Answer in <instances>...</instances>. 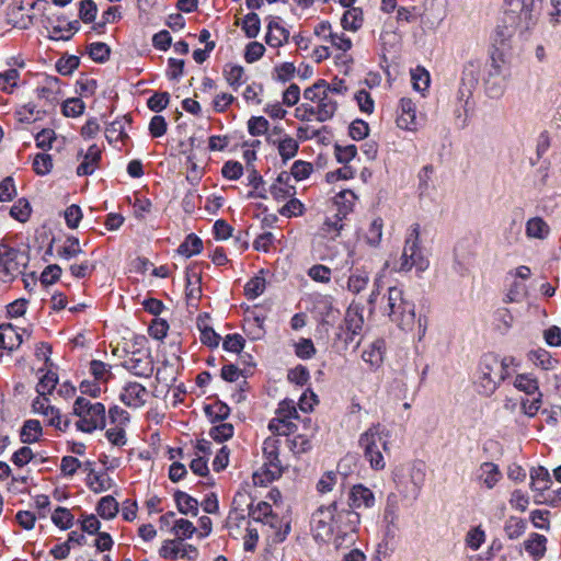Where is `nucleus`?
Listing matches in <instances>:
<instances>
[{
  "mask_svg": "<svg viewBox=\"0 0 561 561\" xmlns=\"http://www.w3.org/2000/svg\"><path fill=\"white\" fill-rule=\"evenodd\" d=\"M203 249V242L196 234H188L183 243L179 247V253L191 257L195 254H198Z\"/></svg>",
  "mask_w": 561,
  "mask_h": 561,
  "instance_id": "79ce46f5",
  "label": "nucleus"
},
{
  "mask_svg": "<svg viewBox=\"0 0 561 561\" xmlns=\"http://www.w3.org/2000/svg\"><path fill=\"white\" fill-rule=\"evenodd\" d=\"M21 440L25 444L35 443L42 435V426L37 420H27L21 430Z\"/></svg>",
  "mask_w": 561,
  "mask_h": 561,
  "instance_id": "c9c22d12",
  "label": "nucleus"
},
{
  "mask_svg": "<svg viewBox=\"0 0 561 561\" xmlns=\"http://www.w3.org/2000/svg\"><path fill=\"white\" fill-rule=\"evenodd\" d=\"M400 114L397 118V125L399 128L414 131L417 129L416 121V106L414 102L409 98H402L400 100Z\"/></svg>",
  "mask_w": 561,
  "mask_h": 561,
  "instance_id": "dca6fc26",
  "label": "nucleus"
},
{
  "mask_svg": "<svg viewBox=\"0 0 561 561\" xmlns=\"http://www.w3.org/2000/svg\"><path fill=\"white\" fill-rule=\"evenodd\" d=\"M334 510L335 502H332L329 506H321L313 513L311 526L317 540L333 543V539L335 537V528L333 524Z\"/></svg>",
  "mask_w": 561,
  "mask_h": 561,
  "instance_id": "9b49d317",
  "label": "nucleus"
},
{
  "mask_svg": "<svg viewBox=\"0 0 561 561\" xmlns=\"http://www.w3.org/2000/svg\"><path fill=\"white\" fill-rule=\"evenodd\" d=\"M265 289V278L261 276H255L251 278L244 286V295L249 299H254L262 295Z\"/></svg>",
  "mask_w": 561,
  "mask_h": 561,
  "instance_id": "5fc2aeb1",
  "label": "nucleus"
},
{
  "mask_svg": "<svg viewBox=\"0 0 561 561\" xmlns=\"http://www.w3.org/2000/svg\"><path fill=\"white\" fill-rule=\"evenodd\" d=\"M130 117L128 115H124L114 122H112L105 129L106 139L112 141H117L126 137L125 127L130 124Z\"/></svg>",
  "mask_w": 561,
  "mask_h": 561,
  "instance_id": "c756f323",
  "label": "nucleus"
},
{
  "mask_svg": "<svg viewBox=\"0 0 561 561\" xmlns=\"http://www.w3.org/2000/svg\"><path fill=\"white\" fill-rule=\"evenodd\" d=\"M356 195L352 191H342L335 196V204L343 216H346L353 208Z\"/></svg>",
  "mask_w": 561,
  "mask_h": 561,
  "instance_id": "de8ad7c7",
  "label": "nucleus"
},
{
  "mask_svg": "<svg viewBox=\"0 0 561 561\" xmlns=\"http://www.w3.org/2000/svg\"><path fill=\"white\" fill-rule=\"evenodd\" d=\"M505 11V22L520 32L535 25L538 13L535 10V0H510Z\"/></svg>",
  "mask_w": 561,
  "mask_h": 561,
  "instance_id": "6e6552de",
  "label": "nucleus"
},
{
  "mask_svg": "<svg viewBox=\"0 0 561 561\" xmlns=\"http://www.w3.org/2000/svg\"><path fill=\"white\" fill-rule=\"evenodd\" d=\"M221 174L228 180H239L243 174V167L238 161H227L221 169Z\"/></svg>",
  "mask_w": 561,
  "mask_h": 561,
  "instance_id": "774afa93",
  "label": "nucleus"
},
{
  "mask_svg": "<svg viewBox=\"0 0 561 561\" xmlns=\"http://www.w3.org/2000/svg\"><path fill=\"white\" fill-rule=\"evenodd\" d=\"M243 73L244 69L239 65L228 66V68L225 69L226 80L234 90H237L243 83Z\"/></svg>",
  "mask_w": 561,
  "mask_h": 561,
  "instance_id": "4d7b16f0",
  "label": "nucleus"
},
{
  "mask_svg": "<svg viewBox=\"0 0 561 561\" xmlns=\"http://www.w3.org/2000/svg\"><path fill=\"white\" fill-rule=\"evenodd\" d=\"M547 538L543 535L531 534L529 538L524 542L525 550L535 560L541 559L546 553Z\"/></svg>",
  "mask_w": 561,
  "mask_h": 561,
  "instance_id": "bb28decb",
  "label": "nucleus"
},
{
  "mask_svg": "<svg viewBox=\"0 0 561 561\" xmlns=\"http://www.w3.org/2000/svg\"><path fill=\"white\" fill-rule=\"evenodd\" d=\"M178 510L185 515L196 516L198 513V502L188 494L178 491L174 494Z\"/></svg>",
  "mask_w": 561,
  "mask_h": 561,
  "instance_id": "2f4dec72",
  "label": "nucleus"
},
{
  "mask_svg": "<svg viewBox=\"0 0 561 561\" xmlns=\"http://www.w3.org/2000/svg\"><path fill=\"white\" fill-rule=\"evenodd\" d=\"M551 233L549 224L540 216L529 218L525 224V234L531 240H546Z\"/></svg>",
  "mask_w": 561,
  "mask_h": 561,
  "instance_id": "f3484780",
  "label": "nucleus"
},
{
  "mask_svg": "<svg viewBox=\"0 0 561 561\" xmlns=\"http://www.w3.org/2000/svg\"><path fill=\"white\" fill-rule=\"evenodd\" d=\"M33 169L38 175H46L53 169V159L47 153H38L33 161Z\"/></svg>",
  "mask_w": 561,
  "mask_h": 561,
  "instance_id": "bf43d9fd",
  "label": "nucleus"
},
{
  "mask_svg": "<svg viewBox=\"0 0 561 561\" xmlns=\"http://www.w3.org/2000/svg\"><path fill=\"white\" fill-rule=\"evenodd\" d=\"M304 211V204L294 196L279 209V214L285 217L301 216Z\"/></svg>",
  "mask_w": 561,
  "mask_h": 561,
  "instance_id": "0e129e2a",
  "label": "nucleus"
},
{
  "mask_svg": "<svg viewBox=\"0 0 561 561\" xmlns=\"http://www.w3.org/2000/svg\"><path fill=\"white\" fill-rule=\"evenodd\" d=\"M398 496L394 493H390L387 497V504L383 512V519L388 523L387 535L391 533L390 526H394L398 519Z\"/></svg>",
  "mask_w": 561,
  "mask_h": 561,
  "instance_id": "a19ab883",
  "label": "nucleus"
},
{
  "mask_svg": "<svg viewBox=\"0 0 561 561\" xmlns=\"http://www.w3.org/2000/svg\"><path fill=\"white\" fill-rule=\"evenodd\" d=\"M360 523L359 514L350 508H339L335 502L334 510V528L335 537L333 539V546L340 549L344 546H350L355 542V534Z\"/></svg>",
  "mask_w": 561,
  "mask_h": 561,
  "instance_id": "39448f33",
  "label": "nucleus"
},
{
  "mask_svg": "<svg viewBox=\"0 0 561 561\" xmlns=\"http://www.w3.org/2000/svg\"><path fill=\"white\" fill-rule=\"evenodd\" d=\"M26 265V256L18 249L0 243V277L7 283L22 274Z\"/></svg>",
  "mask_w": 561,
  "mask_h": 561,
  "instance_id": "9d476101",
  "label": "nucleus"
},
{
  "mask_svg": "<svg viewBox=\"0 0 561 561\" xmlns=\"http://www.w3.org/2000/svg\"><path fill=\"white\" fill-rule=\"evenodd\" d=\"M290 175L282 172L274 184H272L270 192L274 199L283 202L287 198L295 196L296 188L289 184Z\"/></svg>",
  "mask_w": 561,
  "mask_h": 561,
  "instance_id": "6ab92c4d",
  "label": "nucleus"
},
{
  "mask_svg": "<svg viewBox=\"0 0 561 561\" xmlns=\"http://www.w3.org/2000/svg\"><path fill=\"white\" fill-rule=\"evenodd\" d=\"M479 471V479L488 489H493L502 478L499 466L493 462H483Z\"/></svg>",
  "mask_w": 561,
  "mask_h": 561,
  "instance_id": "a878e982",
  "label": "nucleus"
},
{
  "mask_svg": "<svg viewBox=\"0 0 561 561\" xmlns=\"http://www.w3.org/2000/svg\"><path fill=\"white\" fill-rule=\"evenodd\" d=\"M428 260L424 256L420 247V226L413 225L405 239L404 248L396 271L409 272L415 267L419 272H424L428 268Z\"/></svg>",
  "mask_w": 561,
  "mask_h": 561,
  "instance_id": "423d86ee",
  "label": "nucleus"
},
{
  "mask_svg": "<svg viewBox=\"0 0 561 561\" xmlns=\"http://www.w3.org/2000/svg\"><path fill=\"white\" fill-rule=\"evenodd\" d=\"M527 528V523L523 518L511 516L504 525V531L508 539L515 540L520 538Z\"/></svg>",
  "mask_w": 561,
  "mask_h": 561,
  "instance_id": "72a5a7b5",
  "label": "nucleus"
},
{
  "mask_svg": "<svg viewBox=\"0 0 561 561\" xmlns=\"http://www.w3.org/2000/svg\"><path fill=\"white\" fill-rule=\"evenodd\" d=\"M149 392L137 381L126 382L119 393L121 401L128 408L138 409L146 404Z\"/></svg>",
  "mask_w": 561,
  "mask_h": 561,
  "instance_id": "ddd939ff",
  "label": "nucleus"
},
{
  "mask_svg": "<svg viewBox=\"0 0 561 561\" xmlns=\"http://www.w3.org/2000/svg\"><path fill=\"white\" fill-rule=\"evenodd\" d=\"M242 30L248 38H255L261 28V21L256 13H248L242 21Z\"/></svg>",
  "mask_w": 561,
  "mask_h": 561,
  "instance_id": "49530a36",
  "label": "nucleus"
},
{
  "mask_svg": "<svg viewBox=\"0 0 561 561\" xmlns=\"http://www.w3.org/2000/svg\"><path fill=\"white\" fill-rule=\"evenodd\" d=\"M172 530L179 540L191 538L196 531V527L188 519L180 518L175 520Z\"/></svg>",
  "mask_w": 561,
  "mask_h": 561,
  "instance_id": "603ef678",
  "label": "nucleus"
},
{
  "mask_svg": "<svg viewBox=\"0 0 561 561\" xmlns=\"http://www.w3.org/2000/svg\"><path fill=\"white\" fill-rule=\"evenodd\" d=\"M85 108L83 101L79 98H71L64 102L62 113L68 117L80 116Z\"/></svg>",
  "mask_w": 561,
  "mask_h": 561,
  "instance_id": "6e6d98bb",
  "label": "nucleus"
},
{
  "mask_svg": "<svg viewBox=\"0 0 561 561\" xmlns=\"http://www.w3.org/2000/svg\"><path fill=\"white\" fill-rule=\"evenodd\" d=\"M369 283V275L365 271H355L347 279V290L357 295L366 289Z\"/></svg>",
  "mask_w": 561,
  "mask_h": 561,
  "instance_id": "f704fd0d",
  "label": "nucleus"
},
{
  "mask_svg": "<svg viewBox=\"0 0 561 561\" xmlns=\"http://www.w3.org/2000/svg\"><path fill=\"white\" fill-rule=\"evenodd\" d=\"M53 523L61 528L69 529L73 525V515L66 507H57L51 515Z\"/></svg>",
  "mask_w": 561,
  "mask_h": 561,
  "instance_id": "09e8293b",
  "label": "nucleus"
},
{
  "mask_svg": "<svg viewBox=\"0 0 561 561\" xmlns=\"http://www.w3.org/2000/svg\"><path fill=\"white\" fill-rule=\"evenodd\" d=\"M73 413L79 416L76 425L82 432L91 433L105 426V407L100 402L91 403L90 400L79 397L75 401Z\"/></svg>",
  "mask_w": 561,
  "mask_h": 561,
  "instance_id": "0eeeda50",
  "label": "nucleus"
},
{
  "mask_svg": "<svg viewBox=\"0 0 561 561\" xmlns=\"http://www.w3.org/2000/svg\"><path fill=\"white\" fill-rule=\"evenodd\" d=\"M232 435L233 425L230 423H220L214 426L209 432V436L219 443L231 438Z\"/></svg>",
  "mask_w": 561,
  "mask_h": 561,
  "instance_id": "680f3d73",
  "label": "nucleus"
},
{
  "mask_svg": "<svg viewBox=\"0 0 561 561\" xmlns=\"http://www.w3.org/2000/svg\"><path fill=\"white\" fill-rule=\"evenodd\" d=\"M375 505V495L373 491L363 485H354L348 493L350 510L370 508Z\"/></svg>",
  "mask_w": 561,
  "mask_h": 561,
  "instance_id": "2eb2a0df",
  "label": "nucleus"
},
{
  "mask_svg": "<svg viewBox=\"0 0 561 561\" xmlns=\"http://www.w3.org/2000/svg\"><path fill=\"white\" fill-rule=\"evenodd\" d=\"M90 57L98 62H104L110 57V47L105 43L95 42L88 47Z\"/></svg>",
  "mask_w": 561,
  "mask_h": 561,
  "instance_id": "13d9d810",
  "label": "nucleus"
},
{
  "mask_svg": "<svg viewBox=\"0 0 561 561\" xmlns=\"http://www.w3.org/2000/svg\"><path fill=\"white\" fill-rule=\"evenodd\" d=\"M304 98L312 103L314 110H309V112L316 113L318 122L331 119L337 110V101L330 95L329 84L324 80H318L307 88L304 91Z\"/></svg>",
  "mask_w": 561,
  "mask_h": 561,
  "instance_id": "20e7f679",
  "label": "nucleus"
},
{
  "mask_svg": "<svg viewBox=\"0 0 561 561\" xmlns=\"http://www.w3.org/2000/svg\"><path fill=\"white\" fill-rule=\"evenodd\" d=\"M385 342L382 340L374 341L364 350L363 360L369 365L373 370L378 369L383 363Z\"/></svg>",
  "mask_w": 561,
  "mask_h": 561,
  "instance_id": "aec40b11",
  "label": "nucleus"
},
{
  "mask_svg": "<svg viewBox=\"0 0 561 561\" xmlns=\"http://www.w3.org/2000/svg\"><path fill=\"white\" fill-rule=\"evenodd\" d=\"M289 38V32L277 22L271 21L267 25L265 42L271 47H279Z\"/></svg>",
  "mask_w": 561,
  "mask_h": 561,
  "instance_id": "5701e85b",
  "label": "nucleus"
},
{
  "mask_svg": "<svg viewBox=\"0 0 561 561\" xmlns=\"http://www.w3.org/2000/svg\"><path fill=\"white\" fill-rule=\"evenodd\" d=\"M514 387L528 396L540 392L538 379L533 374H518L514 381Z\"/></svg>",
  "mask_w": 561,
  "mask_h": 561,
  "instance_id": "cd10ccee",
  "label": "nucleus"
},
{
  "mask_svg": "<svg viewBox=\"0 0 561 561\" xmlns=\"http://www.w3.org/2000/svg\"><path fill=\"white\" fill-rule=\"evenodd\" d=\"M383 311L403 331H412L415 323V305L404 297L403 289L392 286L388 289Z\"/></svg>",
  "mask_w": 561,
  "mask_h": 561,
  "instance_id": "f03ea898",
  "label": "nucleus"
},
{
  "mask_svg": "<svg viewBox=\"0 0 561 561\" xmlns=\"http://www.w3.org/2000/svg\"><path fill=\"white\" fill-rule=\"evenodd\" d=\"M96 512L102 518L112 519L118 513V503L111 495L103 496L98 503Z\"/></svg>",
  "mask_w": 561,
  "mask_h": 561,
  "instance_id": "4c0bfd02",
  "label": "nucleus"
},
{
  "mask_svg": "<svg viewBox=\"0 0 561 561\" xmlns=\"http://www.w3.org/2000/svg\"><path fill=\"white\" fill-rule=\"evenodd\" d=\"M58 382V377L56 373L47 371L44 374L36 386V391L38 393V397H46L47 394H50L51 391L55 389L56 385Z\"/></svg>",
  "mask_w": 561,
  "mask_h": 561,
  "instance_id": "a18cd8bd",
  "label": "nucleus"
},
{
  "mask_svg": "<svg viewBox=\"0 0 561 561\" xmlns=\"http://www.w3.org/2000/svg\"><path fill=\"white\" fill-rule=\"evenodd\" d=\"M87 482L94 493L105 492L112 486V479L106 473L93 472L88 477Z\"/></svg>",
  "mask_w": 561,
  "mask_h": 561,
  "instance_id": "37998d69",
  "label": "nucleus"
},
{
  "mask_svg": "<svg viewBox=\"0 0 561 561\" xmlns=\"http://www.w3.org/2000/svg\"><path fill=\"white\" fill-rule=\"evenodd\" d=\"M478 83V77L472 67L465 68L459 88L460 99L469 98Z\"/></svg>",
  "mask_w": 561,
  "mask_h": 561,
  "instance_id": "e433bc0d",
  "label": "nucleus"
},
{
  "mask_svg": "<svg viewBox=\"0 0 561 561\" xmlns=\"http://www.w3.org/2000/svg\"><path fill=\"white\" fill-rule=\"evenodd\" d=\"M268 121L263 116H253L248 122V129L252 136L264 135L268 129Z\"/></svg>",
  "mask_w": 561,
  "mask_h": 561,
  "instance_id": "338daca9",
  "label": "nucleus"
},
{
  "mask_svg": "<svg viewBox=\"0 0 561 561\" xmlns=\"http://www.w3.org/2000/svg\"><path fill=\"white\" fill-rule=\"evenodd\" d=\"M124 366L139 377H149L153 370L152 360L148 354L139 356L133 354V356L125 360Z\"/></svg>",
  "mask_w": 561,
  "mask_h": 561,
  "instance_id": "a211bd4d",
  "label": "nucleus"
},
{
  "mask_svg": "<svg viewBox=\"0 0 561 561\" xmlns=\"http://www.w3.org/2000/svg\"><path fill=\"white\" fill-rule=\"evenodd\" d=\"M501 381H503V375H501V364L497 357L494 355L483 356L477 379L479 391L484 396H490L496 390Z\"/></svg>",
  "mask_w": 561,
  "mask_h": 561,
  "instance_id": "1a4fd4ad",
  "label": "nucleus"
},
{
  "mask_svg": "<svg viewBox=\"0 0 561 561\" xmlns=\"http://www.w3.org/2000/svg\"><path fill=\"white\" fill-rule=\"evenodd\" d=\"M208 314H201L197 318V327L201 331V341L209 347H217L220 342V335L215 332L207 323Z\"/></svg>",
  "mask_w": 561,
  "mask_h": 561,
  "instance_id": "b1692460",
  "label": "nucleus"
},
{
  "mask_svg": "<svg viewBox=\"0 0 561 561\" xmlns=\"http://www.w3.org/2000/svg\"><path fill=\"white\" fill-rule=\"evenodd\" d=\"M413 88L416 91H424L430 85V73L424 68H416L411 72Z\"/></svg>",
  "mask_w": 561,
  "mask_h": 561,
  "instance_id": "e2e57ef3",
  "label": "nucleus"
},
{
  "mask_svg": "<svg viewBox=\"0 0 561 561\" xmlns=\"http://www.w3.org/2000/svg\"><path fill=\"white\" fill-rule=\"evenodd\" d=\"M82 252L79 240L75 237L67 238L65 243L57 248V256L65 261L77 257Z\"/></svg>",
  "mask_w": 561,
  "mask_h": 561,
  "instance_id": "7c9ffc66",
  "label": "nucleus"
},
{
  "mask_svg": "<svg viewBox=\"0 0 561 561\" xmlns=\"http://www.w3.org/2000/svg\"><path fill=\"white\" fill-rule=\"evenodd\" d=\"M530 479H531V488L536 491H543L548 488L549 480V473L548 471L542 468H534L530 471Z\"/></svg>",
  "mask_w": 561,
  "mask_h": 561,
  "instance_id": "3c124183",
  "label": "nucleus"
},
{
  "mask_svg": "<svg viewBox=\"0 0 561 561\" xmlns=\"http://www.w3.org/2000/svg\"><path fill=\"white\" fill-rule=\"evenodd\" d=\"M277 149L283 161H288L297 154L299 144L295 138L285 135L280 140L277 141Z\"/></svg>",
  "mask_w": 561,
  "mask_h": 561,
  "instance_id": "473e14b6",
  "label": "nucleus"
},
{
  "mask_svg": "<svg viewBox=\"0 0 561 561\" xmlns=\"http://www.w3.org/2000/svg\"><path fill=\"white\" fill-rule=\"evenodd\" d=\"M32 408L35 413L44 415L47 419L49 425L62 431L69 426L68 420H66L64 423L61 422L59 410L49 404L47 397H37L33 401Z\"/></svg>",
  "mask_w": 561,
  "mask_h": 561,
  "instance_id": "4468645a",
  "label": "nucleus"
},
{
  "mask_svg": "<svg viewBox=\"0 0 561 561\" xmlns=\"http://www.w3.org/2000/svg\"><path fill=\"white\" fill-rule=\"evenodd\" d=\"M205 412L211 422L224 421L229 416L230 408L222 402H216L207 405Z\"/></svg>",
  "mask_w": 561,
  "mask_h": 561,
  "instance_id": "864d4df0",
  "label": "nucleus"
},
{
  "mask_svg": "<svg viewBox=\"0 0 561 561\" xmlns=\"http://www.w3.org/2000/svg\"><path fill=\"white\" fill-rule=\"evenodd\" d=\"M530 359L534 364L545 370H550L556 367L557 360L545 350H538L530 353Z\"/></svg>",
  "mask_w": 561,
  "mask_h": 561,
  "instance_id": "8fccbe9b",
  "label": "nucleus"
},
{
  "mask_svg": "<svg viewBox=\"0 0 561 561\" xmlns=\"http://www.w3.org/2000/svg\"><path fill=\"white\" fill-rule=\"evenodd\" d=\"M345 217L341 213L327 217L321 228L323 234L330 236L332 239L336 238L343 229L342 221Z\"/></svg>",
  "mask_w": 561,
  "mask_h": 561,
  "instance_id": "ea45409f",
  "label": "nucleus"
},
{
  "mask_svg": "<svg viewBox=\"0 0 561 561\" xmlns=\"http://www.w3.org/2000/svg\"><path fill=\"white\" fill-rule=\"evenodd\" d=\"M293 417H273L268 423V430L275 434V436L285 435L288 436L297 430V425L293 422Z\"/></svg>",
  "mask_w": 561,
  "mask_h": 561,
  "instance_id": "c85d7f7f",
  "label": "nucleus"
},
{
  "mask_svg": "<svg viewBox=\"0 0 561 561\" xmlns=\"http://www.w3.org/2000/svg\"><path fill=\"white\" fill-rule=\"evenodd\" d=\"M233 510L230 513V518L241 520L245 518V512L253 522H262L268 524L272 528L276 527L278 522L277 517L272 514V506L264 501L253 505L250 496L247 493H238L233 497Z\"/></svg>",
  "mask_w": 561,
  "mask_h": 561,
  "instance_id": "7ed1b4c3",
  "label": "nucleus"
},
{
  "mask_svg": "<svg viewBox=\"0 0 561 561\" xmlns=\"http://www.w3.org/2000/svg\"><path fill=\"white\" fill-rule=\"evenodd\" d=\"M101 159V150L96 145L90 146L83 154V161L77 168L78 175L92 174Z\"/></svg>",
  "mask_w": 561,
  "mask_h": 561,
  "instance_id": "412c9836",
  "label": "nucleus"
},
{
  "mask_svg": "<svg viewBox=\"0 0 561 561\" xmlns=\"http://www.w3.org/2000/svg\"><path fill=\"white\" fill-rule=\"evenodd\" d=\"M391 432L380 423L371 424L358 437V446L363 450L364 458L375 471L386 468L385 455L390 453Z\"/></svg>",
  "mask_w": 561,
  "mask_h": 561,
  "instance_id": "f257e3e1",
  "label": "nucleus"
},
{
  "mask_svg": "<svg viewBox=\"0 0 561 561\" xmlns=\"http://www.w3.org/2000/svg\"><path fill=\"white\" fill-rule=\"evenodd\" d=\"M10 214L16 220L24 222L31 215V205L26 199L21 198L11 207Z\"/></svg>",
  "mask_w": 561,
  "mask_h": 561,
  "instance_id": "052dcab7",
  "label": "nucleus"
},
{
  "mask_svg": "<svg viewBox=\"0 0 561 561\" xmlns=\"http://www.w3.org/2000/svg\"><path fill=\"white\" fill-rule=\"evenodd\" d=\"M22 343V336L11 325H0V348L13 351Z\"/></svg>",
  "mask_w": 561,
  "mask_h": 561,
  "instance_id": "393cba45",
  "label": "nucleus"
},
{
  "mask_svg": "<svg viewBox=\"0 0 561 561\" xmlns=\"http://www.w3.org/2000/svg\"><path fill=\"white\" fill-rule=\"evenodd\" d=\"M363 12L358 8H351L345 11L341 19L344 30L357 31L362 26Z\"/></svg>",
  "mask_w": 561,
  "mask_h": 561,
  "instance_id": "58836bf2",
  "label": "nucleus"
},
{
  "mask_svg": "<svg viewBox=\"0 0 561 561\" xmlns=\"http://www.w3.org/2000/svg\"><path fill=\"white\" fill-rule=\"evenodd\" d=\"M279 446L280 439L276 436L267 437L263 442L262 451L265 459L263 467L268 480L277 479L283 472V466L278 458Z\"/></svg>",
  "mask_w": 561,
  "mask_h": 561,
  "instance_id": "f8f14e48",
  "label": "nucleus"
},
{
  "mask_svg": "<svg viewBox=\"0 0 561 561\" xmlns=\"http://www.w3.org/2000/svg\"><path fill=\"white\" fill-rule=\"evenodd\" d=\"M364 325V318L358 306L351 305L345 313L344 323L341 325L353 334H360Z\"/></svg>",
  "mask_w": 561,
  "mask_h": 561,
  "instance_id": "4be33fe9",
  "label": "nucleus"
},
{
  "mask_svg": "<svg viewBox=\"0 0 561 561\" xmlns=\"http://www.w3.org/2000/svg\"><path fill=\"white\" fill-rule=\"evenodd\" d=\"M383 222L381 218H375L366 231L365 240L370 247H378L382 238Z\"/></svg>",
  "mask_w": 561,
  "mask_h": 561,
  "instance_id": "c03bdc74",
  "label": "nucleus"
},
{
  "mask_svg": "<svg viewBox=\"0 0 561 561\" xmlns=\"http://www.w3.org/2000/svg\"><path fill=\"white\" fill-rule=\"evenodd\" d=\"M169 101L170 94L168 92H157L148 99L147 105L153 112H161L168 106Z\"/></svg>",
  "mask_w": 561,
  "mask_h": 561,
  "instance_id": "69168bd1",
  "label": "nucleus"
}]
</instances>
